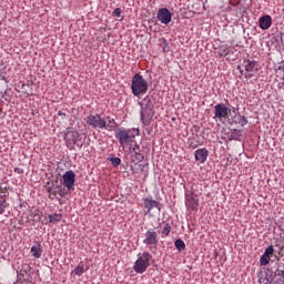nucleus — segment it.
<instances>
[{
	"label": "nucleus",
	"instance_id": "393cba45",
	"mask_svg": "<svg viewBox=\"0 0 284 284\" xmlns=\"http://www.w3.org/2000/svg\"><path fill=\"white\" fill-rule=\"evenodd\" d=\"M30 216L33 217V221H41V216H43V214L41 213V211H39V209H34L33 211H31Z\"/></svg>",
	"mask_w": 284,
	"mask_h": 284
},
{
	"label": "nucleus",
	"instance_id": "79ce46f5",
	"mask_svg": "<svg viewBox=\"0 0 284 284\" xmlns=\"http://www.w3.org/2000/svg\"><path fill=\"white\" fill-rule=\"evenodd\" d=\"M232 112H236V108L233 106V108H232Z\"/></svg>",
	"mask_w": 284,
	"mask_h": 284
},
{
	"label": "nucleus",
	"instance_id": "39448f33",
	"mask_svg": "<svg viewBox=\"0 0 284 284\" xmlns=\"http://www.w3.org/2000/svg\"><path fill=\"white\" fill-rule=\"evenodd\" d=\"M115 139H118L121 148H125V145H132L136 140L134 135H130V131L120 128L115 131Z\"/></svg>",
	"mask_w": 284,
	"mask_h": 284
},
{
	"label": "nucleus",
	"instance_id": "f704fd0d",
	"mask_svg": "<svg viewBox=\"0 0 284 284\" xmlns=\"http://www.w3.org/2000/svg\"><path fill=\"white\" fill-rule=\"evenodd\" d=\"M277 227H278L280 232H283V231H284V217H282V219L278 221Z\"/></svg>",
	"mask_w": 284,
	"mask_h": 284
},
{
	"label": "nucleus",
	"instance_id": "9d476101",
	"mask_svg": "<svg viewBox=\"0 0 284 284\" xmlns=\"http://www.w3.org/2000/svg\"><path fill=\"white\" fill-rule=\"evenodd\" d=\"M159 205H160L159 201H155L152 196L142 199L141 207H143V212L145 215L150 214V212H152L154 207H156L158 210H161Z\"/></svg>",
	"mask_w": 284,
	"mask_h": 284
},
{
	"label": "nucleus",
	"instance_id": "0eeeda50",
	"mask_svg": "<svg viewBox=\"0 0 284 284\" xmlns=\"http://www.w3.org/2000/svg\"><path fill=\"white\" fill-rule=\"evenodd\" d=\"M88 125H91L94 130L99 128L100 130H105L108 128V120L101 118L99 114L89 115L87 120Z\"/></svg>",
	"mask_w": 284,
	"mask_h": 284
},
{
	"label": "nucleus",
	"instance_id": "f03ea898",
	"mask_svg": "<svg viewBox=\"0 0 284 284\" xmlns=\"http://www.w3.org/2000/svg\"><path fill=\"white\" fill-rule=\"evenodd\" d=\"M150 84L143 79V75L135 73L131 80V92L133 97L148 94Z\"/></svg>",
	"mask_w": 284,
	"mask_h": 284
},
{
	"label": "nucleus",
	"instance_id": "c9c22d12",
	"mask_svg": "<svg viewBox=\"0 0 284 284\" xmlns=\"http://www.w3.org/2000/svg\"><path fill=\"white\" fill-rule=\"evenodd\" d=\"M13 172H14L16 174H23L24 170H23V168H21V166H17V168L13 169Z\"/></svg>",
	"mask_w": 284,
	"mask_h": 284
},
{
	"label": "nucleus",
	"instance_id": "bb28decb",
	"mask_svg": "<svg viewBox=\"0 0 284 284\" xmlns=\"http://www.w3.org/2000/svg\"><path fill=\"white\" fill-rule=\"evenodd\" d=\"M241 139V131L233 129L231 131L230 141H239Z\"/></svg>",
	"mask_w": 284,
	"mask_h": 284
},
{
	"label": "nucleus",
	"instance_id": "7ed1b4c3",
	"mask_svg": "<svg viewBox=\"0 0 284 284\" xmlns=\"http://www.w3.org/2000/svg\"><path fill=\"white\" fill-rule=\"evenodd\" d=\"M265 281L268 284H284V270L283 263L277 262L275 264V270L266 268Z\"/></svg>",
	"mask_w": 284,
	"mask_h": 284
},
{
	"label": "nucleus",
	"instance_id": "ea45409f",
	"mask_svg": "<svg viewBox=\"0 0 284 284\" xmlns=\"http://www.w3.org/2000/svg\"><path fill=\"white\" fill-rule=\"evenodd\" d=\"M49 199H50L51 201H54V199H57V196H54V194H52V193H49Z\"/></svg>",
	"mask_w": 284,
	"mask_h": 284
},
{
	"label": "nucleus",
	"instance_id": "ddd939ff",
	"mask_svg": "<svg viewBox=\"0 0 284 284\" xmlns=\"http://www.w3.org/2000/svg\"><path fill=\"white\" fill-rule=\"evenodd\" d=\"M158 21L168 26L172 21V12L168 8H161L158 11Z\"/></svg>",
	"mask_w": 284,
	"mask_h": 284
},
{
	"label": "nucleus",
	"instance_id": "4c0bfd02",
	"mask_svg": "<svg viewBox=\"0 0 284 284\" xmlns=\"http://www.w3.org/2000/svg\"><path fill=\"white\" fill-rule=\"evenodd\" d=\"M47 192L49 194H53V196H57V191L52 190V187L48 186Z\"/></svg>",
	"mask_w": 284,
	"mask_h": 284
},
{
	"label": "nucleus",
	"instance_id": "e433bc0d",
	"mask_svg": "<svg viewBox=\"0 0 284 284\" xmlns=\"http://www.w3.org/2000/svg\"><path fill=\"white\" fill-rule=\"evenodd\" d=\"M0 81H8L6 79V75L3 74V69H1V67H0Z\"/></svg>",
	"mask_w": 284,
	"mask_h": 284
},
{
	"label": "nucleus",
	"instance_id": "a18cd8bd",
	"mask_svg": "<svg viewBox=\"0 0 284 284\" xmlns=\"http://www.w3.org/2000/svg\"><path fill=\"white\" fill-rule=\"evenodd\" d=\"M258 282L261 283V278L258 280Z\"/></svg>",
	"mask_w": 284,
	"mask_h": 284
},
{
	"label": "nucleus",
	"instance_id": "aec40b11",
	"mask_svg": "<svg viewBox=\"0 0 284 284\" xmlns=\"http://www.w3.org/2000/svg\"><path fill=\"white\" fill-rule=\"evenodd\" d=\"M256 65V61L254 60H244V68L247 72H254L255 70H258Z\"/></svg>",
	"mask_w": 284,
	"mask_h": 284
},
{
	"label": "nucleus",
	"instance_id": "1a4fd4ad",
	"mask_svg": "<svg viewBox=\"0 0 284 284\" xmlns=\"http://www.w3.org/2000/svg\"><path fill=\"white\" fill-rule=\"evenodd\" d=\"M77 181V173L74 171L70 170L67 171L61 179V185L67 187V190H74V183Z\"/></svg>",
	"mask_w": 284,
	"mask_h": 284
},
{
	"label": "nucleus",
	"instance_id": "cd10ccee",
	"mask_svg": "<svg viewBox=\"0 0 284 284\" xmlns=\"http://www.w3.org/2000/svg\"><path fill=\"white\" fill-rule=\"evenodd\" d=\"M140 172H143L144 176L150 174V163L139 164Z\"/></svg>",
	"mask_w": 284,
	"mask_h": 284
},
{
	"label": "nucleus",
	"instance_id": "dca6fc26",
	"mask_svg": "<svg viewBox=\"0 0 284 284\" xmlns=\"http://www.w3.org/2000/svg\"><path fill=\"white\" fill-rule=\"evenodd\" d=\"M210 155V151H207V149L203 148V149H197L195 151V161H199V163H205V161H207V156Z\"/></svg>",
	"mask_w": 284,
	"mask_h": 284
},
{
	"label": "nucleus",
	"instance_id": "4be33fe9",
	"mask_svg": "<svg viewBox=\"0 0 284 284\" xmlns=\"http://www.w3.org/2000/svg\"><path fill=\"white\" fill-rule=\"evenodd\" d=\"M172 232V225L170 223H163V229L161 231V239H168Z\"/></svg>",
	"mask_w": 284,
	"mask_h": 284
},
{
	"label": "nucleus",
	"instance_id": "423d86ee",
	"mask_svg": "<svg viewBox=\"0 0 284 284\" xmlns=\"http://www.w3.org/2000/svg\"><path fill=\"white\" fill-rule=\"evenodd\" d=\"M80 136L81 134H79L77 129L69 126L64 134V141H67V143H73V145H77L78 148H83V143L79 142Z\"/></svg>",
	"mask_w": 284,
	"mask_h": 284
},
{
	"label": "nucleus",
	"instance_id": "37998d69",
	"mask_svg": "<svg viewBox=\"0 0 284 284\" xmlns=\"http://www.w3.org/2000/svg\"><path fill=\"white\" fill-rule=\"evenodd\" d=\"M261 274H262V273L260 272V273L257 274V276H261Z\"/></svg>",
	"mask_w": 284,
	"mask_h": 284
},
{
	"label": "nucleus",
	"instance_id": "a19ab883",
	"mask_svg": "<svg viewBox=\"0 0 284 284\" xmlns=\"http://www.w3.org/2000/svg\"><path fill=\"white\" fill-rule=\"evenodd\" d=\"M59 196H61V197L65 196V194L63 193V191H60V192H59Z\"/></svg>",
	"mask_w": 284,
	"mask_h": 284
},
{
	"label": "nucleus",
	"instance_id": "2f4dec72",
	"mask_svg": "<svg viewBox=\"0 0 284 284\" xmlns=\"http://www.w3.org/2000/svg\"><path fill=\"white\" fill-rule=\"evenodd\" d=\"M239 123H240L241 128H245V125H247V123H250V122L247 121V118L245 115H240Z\"/></svg>",
	"mask_w": 284,
	"mask_h": 284
},
{
	"label": "nucleus",
	"instance_id": "20e7f679",
	"mask_svg": "<svg viewBox=\"0 0 284 284\" xmlns=\"http://www.w3.org/2000/svg\"><path fill=\"white\" fill-rule=\"evenodd\" d=\"M150 261H152V254L149 252L139 253L138 260L134 262L133 270L136 274H143L148 272L150 267Z\"/></svg>",
	"mask_w": 284,
	"mask_h": 284
},
{
	"label": "nucleus",
	"instance_id": "72a5a7b5",
	"mask_svg": "<svg viewBox=\"0 0 284 284\" xmlns=\"http://www.w3.org/2000/svg\"><path fill=\"white\" fill-rule=\"evenodd\" d=\"M121 12H123L121 8H115L113 11V17H116L118 19L121 18Z\"/></svg>",
	"mask_w": 284,
	"mask_h": 284
},
{
	"label": "nucleus",
	"instance_id": "c756f323",
	"mask_svg": "<svg viewBox=\"0 0 284 284\" xmlns=\"http://www.w3.org/2000/svg\"><path fill=\"white\" fill-rule=\"evenodd\" d=\"M275 247H278L280 252L284 250V234H280V243H275Z\"/></svg>",
	"mask_w": 284,
	"mask_h": 284
},
{
	"label": "nucleus",
	"instance_id": "6e6552de",
	"mask_svg": "<svg viewBox=\"0 0 284 284\" xmlns=\"http://www.w3.org/2000/svg\"><path fill=\"white\" fill-rule=\"evenodd\" d=\"M143 244L148 247H154L159 245V233L156 229H149L144 234Z\"/></svg>",
	"mask_w": 284,
	"mask_h": 284
},
{
	"label": "nucleus",
	"instance_id": "a211bd4d",
	"mask_svg": "<svg viewBox=\"0 0 284 284\" xmlns=\"http://www.w3.org/2000/svg\"><path fill=\"white\" fill-rule=\"evenodd\" d=\"M41 254H43V246H41V242H37V244L31 247V256H33V258H41Z\"/></svg>",
	"mask_w": 284,
	"mask_h": 284
},
{
	"label": "nucleus",
	"instance_id": "5701e85b",
	"mask_svg": "<svg viewBox=\"0 0 284 284\" xmlns=\"http://www.w3.org/2000/svg\"><path fill=\"white\" fill-rule=\"evenodd\" d=\"M9 205L10 204H8V200H6V195H1L0 196V215L6 212Z\"/></svg>",
	"mask_w": 284,
	"mask_h": 284
},
{
	"label": "nucleus",
	"instance_id": "473e14b6",
	"mask_svg": "<svg viewBox=\"0 0 284 284\" xmlns=\"http://www.w3.org/2000/svg\"><path fill=\"white\" fill-rule=\"evenodd\" d=\"M161 43L164 45L163 52H170V43H168V40L165 38L160 39Z\"/></svg>",
	"mask_w": 284,
	"mask_h": 284
},
{
	"label": "nucleus",
	"instance_id": "7c9ffc66",
	"mask_svg": "<svg viewBox=\"0 0 284 284\" xmlns=\"http://www.w3.org/2000/svg\"><path fill=\"white\" fill-rule=\"evenodd\" d=\"M109 161L113 168H119V165H121V158H110Z\"/></svg>",
	"mask_w": 284,
	"mask_h": 284
},
{
	"label": "nucleus",
	"instance_id": "6ab92c4d",
	"mask_svg": "<svg viewBox=\"0 0 284 284\" xmlns=\"http://www.w3.org/2000/svg\"><path fill=\"white\" fill-rule=\"evenodd\" d=\"M230 54H234V51L227 47H221L219 50V57H225L226 61H230L232 58H230Z\"/></svg>",
	"mask_w": 284,
	"mask_h": 284
},
{
	"label": "nucleus",
	"instance_id": "b1692460",
	"mask_svg": "<svg viewBox=\"0 0 284 284\" xmlns=\"http://www.w3.org/2000/svg\"><path fill=\"white\" fill-rule=\"evenodd\" d=\"M61 219H63L62 214L54 213L49 215V223H59L61 222Z\"/></svg>",
	"mask_w": 284,
	"mask_h": 284
},
{
	"label": "nucleus",
	"instance_id": "412c9836",
	"mask_svg": "<svg viewBox=\"0 0 284 284\" xmlns=\"http://www.w3.org/2000/svg\"><path fill=\"white\" fill-rule=\"evenodd\" d=\"M106 126L104 130H108L109 132H112V130H116L119 125L116 124V121L114 119H111L110 116H106Z\"/></svg>",
	"mask_w": 284,
	"mask_h": 284
},
{
	"label": "nucleus",
	"instance_id": "2eb2a0df",
	"mask_svg": "<svg viewBox=\"0 0 284 284\" xmlns=\"http://www.w3.org/2000/svg\"><path fill=\"white\" fill-rule=\"evenodd\" d=\"M258 27L261 28V30H270V28H272V16H262L258 19Z\"/></svg>",
	"mask_w": 284,
	"mask_h": 284
},
{
	"label": "nucleus",
	"instance_id": "4468645a",
	"mask_svg": "<svg viewBox=\"0 0 284 284\" xmlns=\"http://www.w3.org/2000/svg\"><path fill=\"white\" fill-rule=\"evenodd\" d=\"M272 254H274V245H270L265 248L263 255L260 257V265H270V261H272Z\"/></svg>",
	"mask_w": 284,
	"mask_h": 284
},
{
	"label": "nucleus",
	"instance_id": "c03bdc74",
	"mask_svg": "<svg viewBox=\"0 0 284 284\" xmlns=\"http://www.w3.org/2000/svg\"><path fill=\"white\" fill-rule=\"evenodd\" d=\"M281 233H283V234H284V229H283V231H281Z\"/></svg>",
	"mask_w": 284,
	"mask_h": 284
},
{
	"label": "nucleus",
	"instance_id": "c85d7f7f",
	"mask_svg": "<svg viewBox=\"0 0 284 284\" xmlns=\"http://www.w3.org/2000/svg\"><path fill=\"white\" fill-rule=\"evenodd\" d=\"M83 263H80L74 270H73V274H75V276H81L83 274Z\"/></svg>",
	"mask_w": 284,
	"mask_h": 284
},
{
	"label": "nucleus",
	"instance_id": "f3484780",
	"mask_svg": "<svg viewBox=\"0 0 284 284\" xmlns=\"http://www.w3.org/2000/svg\"><path fill=\"white\" fill-rule=\"evenodd\" d=\"M185 205L191 212H196L199 209V199L194 196H189L185 200Z\"/></svg>",
	"mask_w": 284,
	"mask_h": 284
},
{
	"label": "nucleus",
	"instance_id": "f8f14e48",
	"mask_svg": "<svg viewBox=\"0 0 284 284\" xmlns=\"http://www.w3.org/2000/svg\"><path fill=\"white\" fill-rule=\"evenodd\" d=\"M129 150L132 152L133 163H141L144 161L145 155L141 153V146L136 141L129 145Z\"/></svg>",
	"mask_w": 284,
	"mask_h": 284
},
{
	"label": "nucleus",
	"instance_id": "9b49d317",
	"mask_svg": "<svg viewBox=\"0 0 284 284\" xmlns=\"http://www.w3.org/2000/svg\"><path fill=\"white\" fill-rule=\"evenodd\" d=\"M214 110V119H219L220 121L222 119H227V116H230V112H232V110L223 103L216 104Z\"/></svg>",
	"mask_w": 284,
	"mask_h": 284
},
{
	"label": "nucleus",
	"instance_id": "f257e3e1",
	"mask_svg": "<svg viewBox=\"0 0 284 284\" xmlns=\"http://www.w3.org/2000/svg\"><path fill=\"white\" fill-rule=\"evenodd\" d=\"M154 98L146 95L139 104L141 108L140 119L143 125H150L152 123V119H154Z\"/></svg>",
	"mask_w": 284,
	"mask_h": 284
},
{
	"label": "nucleus",
	"instance_id": "a878e982",
	"mask_svg": "<svg viewBox=\"0 0 284 284\" xmlns=\"http://www.w3.org/2000/svg\"><path fill=\"white\" fill-rule=\"evenodd\" d=\"M174 245L178 252H183V250H185V242L181 239L175 240Z\"/></svg>",
	"mask_w": 284,
	"mask_h": 284
},
{
	"label": "nucleus",
	"instance_id": "58836bf2",
	"mask_svg": "<svg viewBox=\"0 0 284 284\" xmlns=\"http://www.w3.org/2000/svg\"><path fill=\"white\" fill-rule=\"evenodd\" d=\"M58 116H62V119H65V113H63L62 111H59Z\"/></svg>",
	"mask_w": 284,
	"mask_h": 284
}]
</instances>
